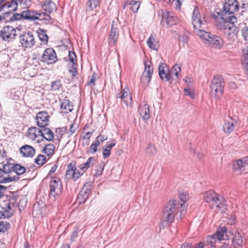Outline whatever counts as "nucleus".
<instances>
[{"instance_id": "1", "label": "nucleus", "mask_w": 248, "mask_h": 248, "mask_svg": "<svg viewBox=\"0 0 248 248\" xmlns=\"http://www.w3.org/2000/svg\"><path fill=\"white\" fill-rule=\"evenodd\" d=\"M186 213V208L183 203H178L176 200L170 201L163 209L162 223L167 225L173 222L175 216L180 219Z\"/></svg>"}, {"instance_id": "2", "label": "nucleus", "mask_w": 248, "mask_h": 248, "mask_svg": "<svg viewBox=\"0 0 248 248\" xmlns=\"http://www.w3.org/2000/svg\"><path fill=\"white\" fill-rule=\"evenodd\" d=\"M239 8V3L236 0H226L223 10L218 13V15L223 20L232 23H236L237 18L234 16V13L238 11Z\"/></svg>"}, {"instance_id": "3", "label": "nucleus", "mask_w": 248, "mask_h": 248, "mask_svg": "<svg viewBox=\"0 0 248 248\" xmlns=\"http://www.w3.org/2000/svg\"><path fill=\"white\" fill-rule=\"evenodd\" d=\"M94 158L90 157L87 161L78 166V169L75 167V163H70L67 166L66 176L68 179H73L74 181L78 180L88 168L93 164Z\"/></svg>"}, {"instance_id": "4", "label": "nucleus", "mask_w": 248, "mask_h": 248, "mask_svg": "<svg viewBox=\"0 0 248 248\" xmlns=\"http://www.w3.org/2000/svg\"><path fill=\"white\" fill-rule=\"evenodd\" d=\"M205 202L210 203V207L215 211H223L226 209V202L222 196L212 190L205 192L203 194Z\"/></svg>"}, {"instance_id": "5", "label": "nucleus", "mask_w": 248, "mask_h": 248, "mask_svg": "<svg viewBox=\"0 0 248 248\" xmlns=\"http://www.w3.org/2000/svg\"><path fill=\"white\" fill-rule=\"evenodd\" d=\"M192 23L194 32L198 36L201 35L207 29L208 23L204 15L201 16L199 8L195 7L192 16Z\"/></svg>"}, {"instance_id": "6", "label": "nucleus", "mask_w": 248, "mask_h": 248, "mask_svg": "<svg viewBox=\"0 0 248 248\" xmlns=\"http://www.w3.org/2000/svg\"><path fill=\"white\" fill-rule=\"evenodd\" d=\"M235 23L220 18L217 26L227 39L233 40L237 37L239 31V28L234 25Z\"/></svg>"}, {"instance_id": "7", "label": "nucleus", "mask_w": 248, "mask_h": 248, "mask_svg": "<svg viewBox=\"0 0 248 248\" xmlns=\"http://www.w3.org/2000/svg\"><path fill=\"white\" fill-rule=\"evenodd\" d=\"M224 86L223 78L219 75L214 76L210 85L211 95L215 97L219 98L223 95Z\"/></svg>"}, {"instance_id": "8", "label": "nucleus", "mask_w": 248, "mask_h": 248, "mask_svg": "<svg viewBox=\"0 0 248 248\" xmlns=\"http://www.w3.org/2000/svg\"><path fill=\"white\" fill-rule=\"evenodd\" d=\"M199 37L205 44L211 47H220L223 45V41L220 37L212 34L207 31H205Z\"/></svg>"}, {"instance_id": "9", "label": "nucleus", "mask_w": 248, "mask_h": 248, "mask_svg": "<svg viewBox=\"0 0 248 248\" xmlns=\"http://www.w3.org/2000/svg\"><path fill=\"white\" fill-rule=\"evenodd\" d=\"M17 205L16 200L13 199L6 204V207L0 205V218H9L12 216Z\"/></svg>"}, {"instance_id": "10", "label": "nucleus", "mask_w": 248, "mask_h": 248, "mask_svg": "<svg viewBox=\"0 0 248 248\" xmlns=\"http://www.w3.org/2000/svg\"><path fill=\"white\" fill-rule=\"evenodd\" d=\"M16 36V29L10 26H5L0 31V37L4 41H13Z\"/></svg>"}, {"instance_id": "11", "label": "nucleus", "mask_w": 248, "mask_h": 248, "mask_svg": "<svg viewBox=\"0 0 248 248\" xmlns=\"http://www.w3.org/2000/svg\"><path fill=\"white\" fill-rule=\"evenodd\" d=\"M62 191V185L60 179L57 177L51 179L49 183V193L50 196L55 197L60 195Z\"/></svg>"}, {"instance_id": "12", "label": "nucleus", "mask_w": 248, "mask_h": 248, "mask_svg": "<svg viewBox=\"0 0 248 248\" xmlns=\"http://www.w3.org/2000/svg\"><path fill=\"white\" fill-rule=\"evenodd\" d=\"M19 43L23 47L29 48L34 45L35 38L30 32H26L19 36Z\"/></svg>"}, {"instance_id": "13", "label": "nucleus", "mask_w": 248, "mask_h": 248, "mask_svg": "<svg viewBox=\"0 0 248 248\" xmlns=\"http://www.w3.org/2000/svg\"><path fill=\"white\" fill-rule=\"evenodd\" d=\"M57 61L55 51L51 47L46 48L41 57V62L47 64L54 63Z\"/></svg>"}, {"instance_id": "14", "label": "nucleus", "mask_w": 248, "mask_h": 248, "mask_svg": "<svg viewBox=\"0 0 248 248\" xmlns=\"http://www.w3.org/2000/svg\"><path fill=\"white\" fill-rule=\"evenodd\" d=\"M145 69L142 73L141 78V80L144 83L149 84L150 82L152 75L153 72V67L151 64L150 62H146L144 63Z\"/></svg>"}, {"instance_id": "15", "label": "nucleus", "mask_w": 248, "mask_h": 248, "mask_svg": "<svg viewBox=\"0 0 248 248\" xmlns=\"http://www.w3.org/2000/svg\"><path fill=\"white\" fill-rule=\"evenodd\" d=\"M49 119V116L46 111H40L36 114V123L40 127H45L48 124Z\"/></svg>"}, {"instance_id": "16", "label": "nucleus", "mask_w": 248, "mask_h": 248, "mask_svg": "<svg viewBox=\"0 0 248 248\" xmlns=\"http://www.w3.org/2000/svg\"><path fill=\"white\" fill-rule=\"evenodd\" d=\"M117 97L120 98L126 106L131 104L132 96L129 89L127 87L124 88L117 94Z\"/></svg>"}, {"instance_id": "17", "label": "nucleus", "mask_w": 248, "mask_h": 248, "mask_svg": "<svg viewBox=\"0 0 248 248\" xmlns=\"http://www.w3.org/2000/svg\"><path fill=\"white\" fill-rule=\"evenodd\" d=\"M21 2L22 0H11L2 5L0 10L1 11H5L6 10H9V12H14L17 9L18 3Z\"/></svg>"}, {"instance_id": "18", "label": "nucleus", "mask_w": 248, "mask_h": 248, "mask_svg": "<svg viewBox=\"0 0 248 248\" xmlns=\"http://www.w3.org/2000/svg\"><path fill=\"white\" fill-rule=\"evenodd\" d=\"M20 152L24 157H32L35 155V150L31 146L25 145L20 148Z\"/></svg>"}, {"instance_id": "19", "label": "nucleus", "mask_w": 248, "mask_h": 248, "mask_svg": "<svg viewBox=\"0 0 248 248\" xmlns=\"http://www.w3.org/2000/svg\"><path fill=\"white\" fill-rule=\"evenodd\" d=\"M158 70L159 77L163 80L168 81L171 78L170 72L165 65L164 66L160 65Z\"/></svg>"}, {"instance_id": "20", "label": "nucleus", "mask_w": 248, "mask_h": 248, "mask_svg": "<svg viewBox=\"0 0 248 248\" xmlns=\"http://www.w3.org/2000/svg\"><path fill=\"white\" fill-rule=\"evenodd\" d=\"M41 130L36 127H30L27 133V137L31 140H34L36 138L41 136Z\"/></svg>"}, {"instance_id": "21", "label": "nucleus", "mask_w": 248, "mask_h": 248, "mask_svg": "<svg viewBox=\"0 0 248 248\" xmlns=\"http://www.w3.org/2000/svg\"><path fill=\"white\" fill-rule=\"evenodd\" d=\"M140 115L144 120H148L151 117V111L149 106L147 104L140 105L139 109Z\"/></svg>"}, {"instance_id": "22", "label": "nucleus", "mask_w": 248, "mask_h": 248, "mask_svg": "<svg viewBox=\"0 0 248 248\" xmlns=\"http://www.w3.org/2000/svg\"><path fill=\"white\" fill-rule=\"evenodd\" d=\"M118 30L116 25H114V22L111 25V29L109 35V43L114 45L117 41L118 37Z\"/></svg>"}, {"instance_id": "23", "label": "nucleus", "mask_w": 248, "mask_h": 248, "mask_svg": "<svg viewBox=\"0 0 248 248\" xmlns=\"http://www.w3.org/2000/svg\"><path fill=\"white\" fill-rule=\"evenodd\" d=\"M23 19L34 20L39 18L41 14L33 11L26 10L22 12Z\"/></svg>"}, {"instance_id": "24", "label": "nucleus", "mask_w": 248, "mask_h": 248, "mask_svg": "<svg viewBox=\"0 0 248 248\" xmlns=\"http://www.w3.org/2000/svg\"><path fill=\"white\" fill-rule=\"evenodd\" d=\"M91 189L90 188H86V186H84L79 193L78 198L77 201L79 203H84L88 199L90 192Z\"/></svg>"}, {"instance_id": "25", "label": "nucleus", "mask_w": 248, "mask_h": 248, "mask_svg": "<svg viewBox=\"0 0 248 248\" xmlns=\"http://www.w3.org/2000/svg\"><path fill=\"white\" fill-rule=\"evenodd\" d=\"M162 19L165 20L166 23L169 26H172L175 24V18L174 14L172 12H165L162 14Z\"/></svg>"}, {"instance_id": "26", "label": "nucleus", "mask_w": 248, "mask_h": 248, "mask_svg": "<svg viewBox=\"0 0 248 248\" xmlns=\"http://www.w3.org/2000/svg\"><path fill=\"white\" fill-rule=\"evenodd\" d=\"M45 209V204L43 202H37L33 205L32 214H35L36 216L42 215Z\"/></svg>"}, {"instance_id": "27", "label": "nucleus", "mask_w": 248, "mask_h": 248, "mask_svg": "<svg viewBox=\"0 0 248 248\" xmlns=\"http://www.w3.org/2000/svg\"><path fill=\"white\" fill-rule=\"evenodd\" d=\"M214 236L217 238L218 241L228 239L226 227H219L216 232L214 233Z\"/></svg>"}, {"instance_id": "28", "label": "nucleus", "mask_w": 248, "mask_h": 248, "mask_svg": "<svg viewBox=\"0 0 248 248\" xmlns=\"http://www.w3.org/2000/svg\"><path fill=\"white\" fill-rule=\"evenodd\" d=\"M244 238L243 234L240 232H237L235 233L232 239V244L235 248H238L243 245L244 243Z\"/></svg>"}, {"instance_id": "29", "label": "nucleus", "mask_w": 248, "mask_h": 248, "mask_svg": "<svg viewBox=\"0 0 248 248\" xmlns=\"http://www.w3.org/2000/svg\"><path fill=\"white\" fill-rule=\"evenodd\" d=\"M43 8L48 14H50L56 9L55 4L51 0H45L43 5Z\"/></svg>"}, {"instance_id": "30", "label": "nucleus", "mask_w": 248, "mask_h": 248, "mask_svg": "<svg viewBox=\"0 0 248 248\" xmlns=\"http://www.w3.org/2000/svg\"><path fill=\"white\" fill-rule=\"evenodd\" d=\"M236 123V122L232 120L226 122L223 126V131L228 134L231 133L234 130Z\"/></svg>"}, {"instance_id": "31", "label": "nucleus", "mask_w": 248, "mask_h": 248, "mask_svg": "<svg viewBox=\"0 0 248 248\" xmlns=\"http://www.w3.org/2000/svg\"><path fill=\"white\" fill-rule=\"evenodd\" d=\"M99 6L100 0H88L86 3V9L88 11H96Z\"/></svg>"}, {"instance_id": "32", "label": "nucleus", "mask_w": 248, "mask_h": 248, "mask_svg": "<svg viewBox=\"0 0 248 248\" xmlns=\"http://www.w3.org/2000/svg\"><path fill=\"white\" fill-rule=\"evenodd\" d=\"M142 0H132L129 2H126L124 5V7L128 4L130 6V10L133 13H136L139 9Z\"/></svg>"}, {"instance_id": "33", "label": "nucleus", "mask_w": 248, "mask_h": 248, "mask_svg": "<svg viewBox=\"0 0 248 248\" xmlns=\"http://www.w3.org/2000/svg\"><path fill=\"white\" fill-rule=\"evenodd\" d=\"M61 108L64 113H68L73 110V105L69 100H64L61 103Z\"/></svg>"}, {"instance_id": "34", "label": "nucleus", "mask_w": 248, "mask_h": 248, "mask_svg": "<svg viewBox=\"0 0 248 248\" xmlns=\"http://www.w3.org/2000/svg\"><path fill=\"white\" fill-rule=\"evenodd\" d=\"M41 137L48 141H51L54 138V134L51 130L48 128H44L41 130Z\"/></svg>"}, {"instance_id": "35", "label": "nucleus", "mask_w": 248, "mask_h": 248, "mask_svg": "<svg viewBox=\"0 0 248 248\" xmlns=\"http://www.w3.org/2000/svg\"><path fill=\"white\" fill-rule=\"evenodd\" d=\"M181 71V68L180 65L176 64L175 65L173 66L171 68V71H170V74H171V78H172V76H174V79H178L179 78V74L180 73Z\"/></svg>"}, {"instance_id": "36", "label": "nucleus", "mask_w": 248, "mask_h": 248, "mask_svg": "<svg viewBox=\"0 0 248 248\" xmlns=\"http://www.w3.org/2000/svg\"><path fill=\"white\" fill-rule=\"evenodd\" d=\"M38 35L40 40L45 44L48 43V37L43 29H39L38 32Z\"/></svg>"}, {"instance_id": "37", "label": "nucleus", "mask_w": 248, "mask_h": 248, "mask_svg": "<svg viewBox=\"0 0 248 248\" xmlns=\"http://www.w3.org/2000/svg\"><path fill=\"white\" fill-rule=\"evenodd\" d=\"M244 164V158L243 159H239L233 162V166L235 170H239L241 172Z\"/></svg>"}, {"instance_id": "38", "label": "nucleus", "mask_w": 248, "mask_h": 248, "mask_svg": "<svg viewBox=\"0 0 248 248\" xmlns=\"http://www.w3.org/2000/svg\"><path fill=\"white\" fill-rule=\"evenodd\" d=\"M146 153L149 155H154L156 153V150L154 145L148 144L145 148Z\"/></svg>"}, {"instance_id": "39", "label": "nucleus", "mask_w": 248, "mask_h": 248, "mask_svg": "<svg viewBox=\"0 0 248 248\" xmlns=\"http://www.w3.org/2000/svg\"><path fill=\"white\" fill-rule=\"evenodd\" d=\"M148 46L154 50L157 49V44L155 42V40L154 37L151 36L147 40V41Z\"/></svg>"}, {"instance_id": "40", "label": "nucleus", "mask_w": 248, "mask_h": 248, "mask_svg": "<svg viewBox=\"0 0 248 248\" xmlns=\"http://www.w3.org/2000/svg\"><path fill=\"white\" fill-rule=\"evenodd\" d=\"M207 243L210 245L211 247H215L216 244L218 241V239L216 236H214V234L212 235H209L207 237Z\"/></svg>"}, {"instance_id": "41", "label": "nucleus", "mask_w": 248, "mask_h": 248, "mask_svg": "<svg viewBox=\"0 0 248 248\" xmlns=\"http://www.w3.org/2000/svg\"><path fill=\"white\" fill-rule=\"evenodd\" d=\"M55 147L52 144L46 145L44 149V153L48 156L53 155Z\"/></svg>"}, {"instance_id": "42", "label": "nucleus", "mask_w": 248, "mask_h": 248, "mask_svg": "<svg viewBox=\"0 0 248 248\" xmlns=\"http://www.w3.org/2000/svg\"><path fill=\"white\" fill-rule=\"evenodd\" d=\"M26 170V169L19 164H16L14 165L13 171L16 173L17 175H21L23 174Z\"/></svg>"}, {"instance_id": "43", "label": "nucleus", "mask_w": 248, "mask_h": 248, "mask_svg": "<svg viewBox=\"0 0 248 248\" xmlns=\"http://www.w3.org/2000/svg\"><path fill=\"white\" fill-rule=\"evenodd\" d=\"M14 165L9 162H7L3 165L2 170L5 174L10 173L13 171Z\"/></svg>"}, {"instance_id": "44", "label": "nucleus", "mask_w": 248, "mask_h": 248, "mask_svg": "<svg viewBox=\"0 0 248 248\" xmlns=\"http://www.w3.org/2000/svg\"><path fill=\"white\" fill-rule=\"evenodd\" d=\"M242 64L245 70L248 72V54L243 53Z\"/></svg>"}, {"instance_id": "45", "label": "nucleus", "mask_w": 248, "mask_h": 248, "mask_svg": "<svg viewBox=\"0 0 248 248\" xmlns=\"http://www.w3.org/2000/svg\"><path fill=\"white\" fill-rule=\"evenodd\" d=\"M105 166V164L104 162H101L96 166V169L95 170L96 172L94 174L96 177L100 175L102 173Z\"/></svg>"}, {"instance_id": "46", "label": "nucleus", "mask_w": 248, "mask_h": 248, "mask_svg": "<svg viewBox=\"0 0 248 248\" xmlns=\"http://www.w3.org/2000/svg\"><path fill=\"white\" fill-rule=\"evenodd\" d=\"M18 179V177L16 176H9L5 177L0 180V183H6L8 182H11L13 181H15L17 180Z\"/></svg>"}, {"instance_id": "47", "label": "nucleus", "mask_w": 248, "mask_h": 248, "mask_svg": "<svg viewBox=\"0 0 248 248\" xmlns=\"http://www.w3.org/2000/svg\"><path fill=\"white\" fill-rule=\"evenodd\" d=\"M46 161V157L43 155H40L35 159V162L39 165H43Z\"/></svg>"}, {"instance_id": "48", "label": "nucleus", "mask_w": 248, "mask_h": 248, "mask_svg": "<svg viewBox=\"0 0 248 248\" xmlns=\"http://www.w3.org/2000/svg\"><path fill=\"white\" fill-rule=\"evenodd\" d=\"M62 87V84L60 80H57L52 83L51 90L53 91H57L59 90Z\"/></svg>"}, {"instance_id": "49", "label": "nucleus", "mask_w": 248, "mask_h": 248, "mask_svg": "<svg viewBox=\"0 0 248 248\" xmlns=\"http://www.w3.org/2000/svg\"><path fill=\"white\" fill-rule=\"evenodd\" d=\"M10 224L6 221H0V232H5L9 228Z\"/></svg>"}, {"instance_id": "50", "label": "nucleus", "mask_w": 248, "mask_h": 248, "mask_svg": "<svg viewBox=\"0 0 248 248\" xmlns=\"http://www.w3.org/2000/svg\"><path fill=\"white\" fill-rule=\"evenodd\" d=\"M68 58L69 61L72 63V64H76L77 57L74 52H69Z\"/></svg>"}, {"instance_id": "51", "label": "nucleus", "mask_w": 248, "mask_h": 248, "mask_svg": "<svg viewBox=\"0 0 248 248\" xmlns=\"http://www.w3.org/2000/svg\"><path fill=\"white\" fill-rule=\"evenodd\" d=\"M241 172L244 173H248V156L244 157V164Z\"/></svg>"}, {"instance_id": "52", "label": "nucleus", "mask_w": 248, "mask_h": 248, "mask_svg": "<svg viewBox=\"0 0 248 248\" xmlns=\"http://www.w3.org/2000/svg\"><path fill=\"white\" fill-rule=\"evenodd\" d=\"M23 19L22 12L21 14L16 13L14 14L10 18L11 21H16L19 19Z\"/></svg>"}, {"instance_id": "53", "label": "nucleus", "mask_w": 248, "mask_h": 248, "mask_svg": "<svg viewBox=\"0 0 248 248\" xmlns=\"http://www.w3.org/2000/svg\"><path fill=\"white\" fill-rule=\"evenodd\" d=\"M242 36L244 39L248 42V27H245L242 30Z\"/></svg>"}, {"instance_id": "54", "label": "nucleus", "mask_w": 248, "mask_h": 248, "mask_svg": "<svg viewBox=\"0 0 248 248\" xmlns=\"http://www.w3.org/2000/svg\"><path fill=\"white\" fill-rule=\"evenodd\" d=\"M188 40V38L187 35L184 34L180 35L179 38V41L180 43H182L183 45L187 43Z\"/></svg>"}, {"instance_id": "55", "label": "nucleus", "mask_w": 248, "mask_h": 248, "mask_svg": "<svg viewBox=\"0 0 248 248\" xmlns=\"http://www.w3.org/2000/svg\"><path fill=\"white\" fill-rule=\"evenodd\" d=\"M184 93L186 95H188L190 96L191 98H195V95L194 93L191 91V89L190 88H185L184 89Z\"/></svg>"}, {"instance_id": "56", "label": "nucleus", "mask_w": 248, "mask_h": 248, "mask_svg": "<svg viewBox=\"0 0 248 248\" xmlns=\"http://www.w3.org/2000/svg\"><path fill=\"white\" fill-rule=\"evenodd\" d=\"M180 200L185 202L188 199V194L186 192L180 193L179 195Z\"/></svg>"}, {"instance_id": "57", "label": "nucleus", "mask_w": 248, "mask_h": 248, "mask_svg": "<svg viewBox=\"0 0 248 248\" xmlns=\"http://www.w3.org/2000/svg\"><path fill=\"white\" fill-rule=\"evenodd\" d=\"M69 72L73 77L75 76L77 74L76 64H72L71 68L69 69Z\"/></svg>"}, {"instance_id": "58", "label": "nucleus", "mask_w": 248, "mask_h": 248, "mask_svg": "<svg viewBox=\"0 0 248 248\" xmlns=\"http://www.w3.org/2000/svg\"><path fill=\"white\" fill-rule=\"evenodd\" d=\"M111 151L106 147L103 149V156L104 158H108L110 155Z\"/></svg>"}, {"instance_id": "59", "label": "nucleus", "mask_w": 248, "mask_h": 248, "mask_svg": "<svg viewBox=\"0 0 248 248\" xmlns=\"http://www.w3.org/2000/svg\"><path fill=\"white\" fill-rule=\"evenodd\" d=\"M6 189V186L0 185V198L4 196Z\"/></svg>"}, {"instance_id": "60", "label": "nucleus", "mask_w": 248, "mask_h": 248, "mask_svg": "<svg viewBox=\"0 0 248 248\" xmlns=\"http://www.w3.org/2000/svg\"><path fill=\"white\" fill-rule=\"evenodd\" d=\"M93 132H87L85 135L83 137V139L87 140L88 142L90 140V138L92 136Z\"/></svg>"}, {"instance_id": "61", "label": "nucleus", "mask_w": 248, "mask_h": 248, "mask_svg": "<svg viewBox=\"0 0 248 248\" xmlns=\"http://www.w3.org/2000/svg\"><path fill=\"white\" fill-rule=\"evenodd\" d=\"M173 1L176 2V8L177 9H180L181 8V4L184 2V0H173Z\"/></svg>"}, {"instance_id": "62", "label": "nucleus", "mask_w": 248, "mask_h": 248, "mask_svg": "<svg viewBox=\"0 0 248 248\" xmlns=\"http://www.w3.org/2000/svg\"><path fill=\"white\" fill-rule=\"evenodd\" d=\"M181 248H194V246L192 244L186 242L182 245Z\"/></svg>"}, {"instance_id": "63", "label": "nucleus", "mask_w": 248, "mask_h": 248, "mask_svg": "<svg viewBox=\"0 0 248 248\" xmlns=\"http://www.w3.org/2000/svg\"><path fill=\"white\" fill-rule=\"evenodd\" d=\"M97 139L99 140L101 142L106 140L108 139V137L106 135H99L97 137Z\"/></svg>"}, {"instance_id": "64", "label": "nucleus", "mask_w": 248, "mask_h": 248, "mask_svg": "<svg viewBox=\"0 0 248 248\" xmlns=\"http://www.w3.org/2000/svg\"><path fill=\"white\" fill-rule=\"evenodd\" d=\"M98 146H96L93 143L91 144L90 146V151L92 153H95L97 151V147Z\"/></svg>"}]
</instances>
